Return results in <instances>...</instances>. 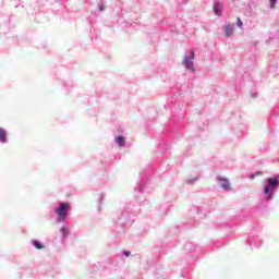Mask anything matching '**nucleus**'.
I'll return each mask as SVG.
<instances>
[{
	"instance_id": "6e6552de",
	"label": "nucleus",
	"mask_w": 279,
	"mask_h": 279,
	"mask_svg": "<svg viewBox=\"0 0 279 279\" xmlns=\"http://www.w3.org/2000/svg\"><path fill=\"white\" fill-rule=\"evenodd\" d=\"M214 12L217 16H221V10H220V7H219V3H216L214 5Z\"/></svg>"
},
{
	"instance_id": "7ed1b4c3",
	"label": "nucleus",
	"mask_w": 279,
	"mask_h": 279,
	"mask_svg": "<svg viewBox=\"0 0 279 279\" xmlns=\"http://www.w3.org/2000/svg\"><path fill=\"white\" fill-rule=\"evenodd\" d=\"M193 60H195V50H191L190 58L185 57L183 61L184 66L191 69V71H193Z\"/></svg>"
},
{
	"instance_id": "1a4fd4ad",
	"label": "nucleus",
	"mask_w": 279,
	"mask_h": 279,
	"mask_svg": "<svg viewBox=\"0 0 279 279\" xmlns=\"http://www.w3.org/2000/svg\"><path fill=\"white\" fill-rule=\"evenodd\" d=\"M33 245L36 247V250H45V246L38 241H33Z\"/></svg>"
},
{
	"instance_id": "ddd939ff",
	"label": "nucleus",
	"mask_w": 279,
	"mask_h": 279,
	"mask_svg": "<svg viewBox=\"0 0 279 279\" xmlns=\"http://www.w3.org/2000/svg\"><path fill=\"white\" fill-rule=\"evenodd\" d=\"M270 8H276V0H270Z\"/></svg>"
},
{
	"instance_id": "9d476101",
	"label": "nucleus",
	"mask_w": 279,
	"mask_h": 279,
	"mask_svg": "<svg viewBox=\"0 0 279 279\" xmlns=\"http://www.w3.org/2000/svg\"><path fill=\"white\" fill-rule=\"evenodd\" d=\"M98 9L100 10V12H104V10H106V4H104V2H100L98 4Z\"/></svg>"
},
{
	"instance_id": "423d86ee",
	"label": "nucleus",
	"mask_w": 279,
	"mask_h": 279,
	"mask_svg": "<svg viewBox=\"0 0 279 279\" xmlns=\"http://www.w3.org/2000/svg\"><path fill=\"white\" fill-rule=\"evenodd\" d=\"M0 143H8V134L3 129H0Z\"/></svg>"
},
{
	"instance_id": "39448f33",
	"label": "nucleus",
	"mask_w": 279,
	"mask_h": 279,
	"mask_svg": "<svg viewBox=\"0 0 279 279\" xmlns=\"http://www.w3.org/2000/svg\"><path fill=\"white\" fill-rule=\"evenodd\" d=\"M220 186L225 189V191H230V182L227 179H220Z\"/></svg>"
},
{
	"instance_id": "4468645a",
	"label": "nucleus",
	"mask_w": 279,
	"mask_h": 279,
	"mask_svg": "<svg viewBox=\"0 0 279 279\" xmlns=\"http://www.w3.org/2000/svg\"><path fill=\"white\" fill-rule=\"evenodd\" d=\"M61 232H62V234H66L69 231H66V228L62 227Z\"/></svg>"
},
{
	"instance_id": "f8f14e48",
	"label": "nucleus",
	"mask_w": 279,
	"mask_h": 279,
	"mask_svg": "<svg viewBox=\"0 0 279 279\" xmlns=\"http://www.w3.org/2000/svg\"><path fill=\"white\" fill-rule=\"evenodd\" d=\"M238 27H243V21H241V17H238Z\"/></svg>"
},
{
	"instance_id": "0eeeda50",
	"label": "nucleus",
	"mask_w": 279,
	"mask_h": 279,
	"mask_svg": "<svg viewBox=\"0 0 279 279\" xmlns=\"http://www.w3.org/2000/svg\"><path fill=\"white\" fill-rule=\"evenodd\" d=\"M116 143H118L119 147H123V145H125V137L119 135Z\"/></svg>"
},
{
	"instance_id": "20e7f679",
	"label": "nucleus",
	"mask_w": 279,
	"mask_h": 279,
	"mask_svg": "<svg viewBox=\"0 0 279 279\" xmlns=\"http://www.w3.org/2000/svg\"><path fill=\"white\" fill-rule=\"evenodd\" d=\"M225 34L227 37H230L232 34H234V26L232 25L225 26Z\"/></svg>"
},
{
	"instance_id": "2eb2a0df",
	"label": "nucleus",
	"mask_w": 279,
	"mask_h": 279,
	"mask_svg": "<svg viewBox=\"0 0 279 279\" xmlns=\"http://www.w3.org/2000/svg\"><path fill=\"white\" fill-rule=\"evenodd\" d=\"M130 254H132V253H130V252H124V256H130Z\"/></svg>"
},
{
	"instance_id": "f257e3e1",
	"label": "nucleus",
	"mask_w": 279,
	"mask_h": 279,
	"mask_svg": "<svg viewBox=\"0 0 279 279\" xmlns=\"http://www.w3.org/2000/svg\"><path fill=\"white\" fill-rule=\"evenodd\" d=\"M69 210H71L69 203H60L59 207L56 208L58 221H66L69 217Z\"/></svg>"
},
{
	"instance_id": "9b49d317",
	"label": "nucleus",
	"mask_w": 279,
	"mask_h": 279,
	"mask_svg": "<svg viewBox=\"0 0 279 279\" xmlns=\"http://www.w3.org/2000/svg\"><path fill=\"white\" fill-rule=\"evenodd\" d=\"M257 175H263L262 172H255L253 174H251V180H254V178H257Z\"/></svg>"
},
{
	"instance_id": "f03ea898",
	"label": "nucleus",
	"mask_w": 279,
	"mask_h": 279,
	"mask_svg": "<svg viewBox=\"0 0 279 279\" xmlns=\"http://www.w3.org/2000/svg\"><path fill=\"white\" fill-rule=\"evenodd\" d=\"M276 186H278V179H267V184L264 189V193L268 195V199H274V191H276Z\"/></svg>"
}]
</instances>
